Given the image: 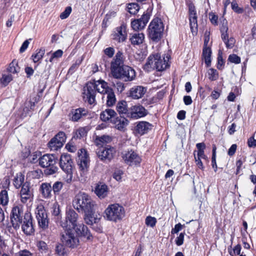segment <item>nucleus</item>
<instances>
[{
	"mask_svg": "<svg viewBox=\"0 0 256 256\" xmlns=\"http://www.w3.org/2000/svg\"><path fill=\"white\" fill-rule=\"evenodd\" d=\"M96 90L103 94L102 100L106 101V104L108 106H112L116 102V98L112 88H110L107 82L103 80H98L94 82L87 84L84 88L83 98L86 101L90 104H94L96 102Z\"/></svg>",
	"mask_w": 256,
	"mask_h": 256,
	"instance_id": "1",
	"label": "nucleus"
},
{
	"mask_svg": "<svg viewBox=\"0 0 256 256\" xmlns=\"http://www.w3.org/2000/svg\"><path fill=\"white\" fill-rule=\"evenodd\" d=\"M78 166L79 172H76L75 176H73L72 182L78 181L82 183L85 182L88 180V167L90 159L87 152L85 149L82 148L78 151Z\"/></svg>",
	"mask_w": 256,
	"mask_h": 256,
	"instance_id": "2",
	"label": "nucleus"
},
{
	"mask_svg": "<svg viewBox=\"0 0 256 256\" xmlns=\"http://www.w3.org/2000/svg\"><path fill=\"white\" fill-rule=\"evenodd\" d=\"M72 206L79 212H85L94 210L96 204L90 196L80 192L75 196L72 200Z\"/></svg>",
	"mask_w": 256,
	"mask_h": 256,
	"instance_id": "3",
	"label": "nucleus"
},
{
	"mask_svg": "<svg viewBox=\"0 0 256 256\" xmlns=\"http://www.w3.org/2000/svg\"><path fill=\"white\" fill-rule=\"evenodd\" d=\"M124 208L118 204L108 206L104 212V217L108 220L116 222L122 220L125 216Z\"/></svg>",
	"mask_w": 256,
	"mask_h": 256,
	"instance_id": "4",
	"label": "nucleus"
},
{
	"mask_svg": "<svg viewBox=\"0 0 256 256\" xmlns=\"http://www.w3.org/2000/svg\"><path fill=\"white\" fill-rule=\"evenodd\" d=\"M60 166L66 174L65 182L68 184H72V180H73L72 178V174L75 172V169L70 154H64L61 156Z\"/></svg>",
	"mask_w": 256,
	"mask_h": 256,
	"instance_id": "5",
	"label": "nucleus"
},
{
	"mask_svg": "<svg viewBox=\"0 0 256 256\" xmlns=\"http://www.w3.org/2000/svg\"><path fill=\"white\" fill-rule=\"evenodd\" d=\"M164 26L162 20L156 18L150 22L148 26L150 38L154 41L158 42L162 38Z\"/></svg>",
	"mask_w": 256,
	"mask_h": 256,
	"instance_id": "6",
	"label": "nucleus"
},
{
	"mask_svg": "<svg viewBox=\"0 0 256 256\" xmlns=\"http://www.w3.org/2000/svg\"><path fill=\"white\" fill-rule=\"evenodd\" d=\"M78 214L72 209H68L66 212L65 218L61 220L60 226L65 230H71L78 224Z\"/></svg>",
	"mask_w": 256,
	"mask_h": 256,
	"instance_id": "7",
	"label": "nucleus"
},
{
	"mask_svg": "<svg viewBox=\"0 0 256 256\" xmlns=\"http://www.w3.org/2000/svg\"><path fill=\"white\" fill-rule=\"evenodd\" d=\"M23 216V206L20 204L14 206L12 210L10 219L12 226L15 229L20 228Z\"/></svg>",
	"mask_w": 256,
	"mask_h": 256,
	"instance_id": "8",
	"label": "nucleus"
},
{
	"mask_svg": "<svg viewBox=\"0 0 256 256\" xmlns=\"http://www.w3.org/2000/svg\"><path fill=\"white\" fill-rule=\"evenodd\" d=\"M116 150L111 146L100 148L96 150L98 157L102 162H109L114 157Z\"/></svg>",
	"mask_w": 256,
	"mask_h": 256,
	"instance_id": "9",
	"label": "nucleus"
},
{
	"mask_svg": "<svg viewBox=\"0 0 256 256\" xmlns=\"http://www.w3.org/2000/svg\"><path fill=\"white\" fill-rule=\"evenodd\" d=\"M35 214L39 226L43 229L47 228L48 223V216L42 204L38 205L35 210Z\"/></svg>",
	"mask_w": 256,
	"mask_h": 256,
	"instance_id": "10",
	"label": "nucleus"
},
{
	"mask_svg": "<svg viewBox=\"0 0 256 256\" xmlns=\"http://www.w3.org/2000/svg\"><path fill=\"white\" fill-rule=\"evenodd\" d=\"M113 76L116 78L124 79L125 81H131L134 78L136 72L132 68L124 66H122L116 72L114 73Z\"/></svg>",
	"mask_w": 256,
	"mask_h": 256,
	"instance_id": "11",
	"label": "nucleus"
},
{
	"mask_svg": "<svg viewBox=\"0 0 256 256\" xmlns=\"http://www.w3.org/2000/svg\"><path fill=\"white\" fill-rule=\"evenodd\" d=\"M61 240L66 246L74 248L79 244V240L71 230H66L61 236Z\"/></svg>",
	"mask_w": 256,
	"mask_h": 256,
	"instance_id": "12",
	"label": "nucleus"
},
{
	"mask_svg": "<svg viewBox=\"0 0 256 256\" xmlns=\"http://www.w3.org/2000/svg\"><path fill=\"white\" fill-rule=\"evenodd\" d=\"M66 135L64 132H59L48 142V146L52 150H57L62 146L66 140Z\"/></svg>",
	"mask_w": 256,
	"mask_h": 256,
	"instance_id": "13",
	"label": "nucleus"
},
{
	"mask_svg": "<svg viewBox=\"0 0 256 256\" xmlns=\"http://www.w3.org/2000/svg\"><path fill=\"white\" fill-rule=\"evenodd\" d=\"M125 162L130 166H136L141 162V158L138 154L134 150L126 152L122 156Z\"/></svg>",
	"mask_w": 256,
	"mask_h": 256,
	"instance_id": "14",
	"label": "nucleus"
},
{
	"mask_svg": "<svg viewBox=\"0 0 256 256\" xmlns=\"http://www.w3.org/2000/svg\"><path fill=\"white\" fill-rule=\"evenodd\" d=\"M156 61V54L150 55L148 58L144 66V69L146 72H150L154 70L162 71L163 68L162 64L160 66H158Z\"/></svg>",
	"mask_w": 256,
	"mask_h": 256,
	"instance_id": "15",
	"label": "nucleus"
},
{
	"mask_svg": "<svg viewBox=\"0 0 256 256\" xmlns=\"http://www.w3.org/2000/svg\"><path fill=\"white\" fill-rule=\"evenodd\" d=\"M150 19L148 14H144L141 18L135 20L131 22V26L134 30H139L143 29L146 26Z\"/></svg>",
	"mask_w": 256,
	"mask_h": 256,
	"instance_id": "16",
	"label": "nucleus"
},
{
	"mask_svg": "<svg viewBox=\"0 0 256 256\" xmlns=\"http://www.w3.org/2000/svg\"><path fill=\"white\" fill-rule=\"evenodd\" d=\"M126 37L127 32L124 25L118 27L112 34V39L118 43L124 42Z\"/></svg>",
	"mask_w": 256,
	"mask_h": 256,
	"instance_id": "17",
	"label": "nucleus"
},
{
	"mask_svg": "<svg viewBox=\"0 0 256 256\" xmlns=\"http://www.w3.org/2000/svg\"><path fill=\"white\" fill-rule=\"evenodd\" d=\"M22 230L26 235H31L34 232V228L32 222V218L29 214H25Z\"/></svg>",
	"mask_w": 256,
	"mask_h": 256,
	"instance_id": "18",
	"label": "nucleus"
},
{
	"mask_svg": "<svg viewBox=\"0 0 256 256\" xmlns=\"http://www.w3.org/2000/svg\"><path fill=\"white\" fill-rule=\"evenodd\" d=\"M73 228L78 235L86 238L88 240H91L92 236L88 228L83 223H78Z\"/></svg>",
	"mask_w": 256,
	"mask_h": 256,
	"instance_id": "19",
	"label": "nucleus"
},
{
	"mask_svg": "<svg viewBox=\"0 0 256 256\" xmlns=\"http://www.w3.org/2000/svg\"><path fill=\"white\" fill-rule=\"evenodd\" d=\"M101 218L100 214L96 213L94 210H90L88 212H84V220L88 225L98 224Z\"/></svg>",
	"mask_w": 256,
	"mask_h": 256,
	"instance_id": "20",
	"label": "nucleus"
},
{
	"mask_svg": "<svg viewBox=\"0 0 256 256\" xmlns=\"http://www.w3.org/2000/svg\"><path fill=\"white\" fill-rule=\"evenodd\" d=\"M123 58L122 53L120 52H118L115 58L111 63V70L112 74L116 72L120 68L123 66Z\"/></svg>",
	"mask_w": 256,
	"mask_h": 256,
	"instance_id": "21",
	"label": "nucleus"
},
{
	"mask_svg": "<svg viewBox=\"0 0 256 256\" xmlns=\"http://www.w3.org/2000/svg\"><path fill=\"white\" fill-rule=\"evenodd\" d=\"M146 91V88L142 86H134L130 89L129 96L135 100L140 99L144 96Z\"/></svg>",
	"mask_w": 256,
	"mask_h": 256,
	"instance_id": "22",
	"label": "nucleus"
},
{
	"mask_svg": "<svg viewBox=\"0 0 256 256\" xmlns=\"http://www.w3.org/2000/svg\"><path fill=\"white\" fill-rule=\"evenodd\" d=\"M130 114L132 118H138L145 116L146 114V111L142 106L136 105L130 108Z\"/></svg>",
	"mask_w": 256,
	"mask_h": 256,
	"instance_id": "23",
	"label": "nucleus"
},
{
	"mask_svg": "<svg viewBox=\"0 0 256 256\" xmlns=\"http://www.w3.org/2000/svg\"><path fill=\"white\" fill-rule=\"evenodd\" d=\"M56 163L54 156L52 154H44L39 158V164L43 168H47Z\"/></svg>",
	"mask_w": 256,
	"mask_h": 256,
	"instance_id": "24",
	"label": "nucleus"
},
{
	"mask_svg": "<svg viewBox=\"0 0 256 256\" xmlns=\"http://www.w3.org/2000/svg\"><path fill=\"white\" fill-rule=\"evenodd\" d=\"M87 114V110L83 108L73 110L70 112V118L73 122H78L82 116L86 115Z\"/></svg>",
	"mask_w": 256,
	"mask_h": 256,
	"instance_id": "25",
	"label": "nucleus"
},
{
	"mask_svg": "<svg viewBox=\"0 0 256 256\" xmlns=\"http://www.w3.org/2000/svg\"><path fill=\"white\" fill-rule=\"evenodd\" d=\"M152 128V125L146 122H140L136 126V131L140 135H142L148 132Z\"/></svg>",
	"mask_w": 256,
	"mask_h": 256,
	"instance_id": "26",
	"label": "nucleus"
},
{
	"mask_svg": "<svg viewBox=\"0 0 256 256\" xmlns=\"http://www.w3.org/2000/svg\"><path fill=\"white\" fill-rule=\"evenodd\" d=\"M94 192L96 196L100 198H106L108 193V188L105 184L100 183L96 184Z\"/></svg>",
	"mask_w": 256,
	"mask_h": 256,
	"instance_id": "27",
	"label": "nucleus"
},
{
	"mask_svg": "<svg viewBox=\"0 0 256 256\" xmlns=\"http://www.w3.org/2000/svg\"><path fill=\"white\" fill-rule=\"evenodd\" d=\"M52 188L50 183H42L40 186V190L42 196L45 198H50L52 196Z\"/></svg>",
	"mask_w": 256,
	"mask_h": 256,
	"instance_id": "28",
	"label": "nucleus"
},
{
	"mask_svg": "<svg viewBox=\"0 0 256 256\" xmlns=\"http://www.w3.org/2000/svg\"><path fill=\"white\" fill-rule=\"evenodd\" d=\"M115 127L120 130H124L128 124V120L126 118L120 116L117 117L114 120Z\"/></svg>",
	"mask_w": 256,
	"mask_h": 256,
	"instance_id": "29",
	"label": "nucleus"
},
{
	"mask_svg": "<svg viewBox=\"0 0 256 256\" xmlns=\"http://www.w3.org/2000/svg\"><path fill=\"white\" fill-rule=\"evenodd\" d=\"M144 39V36L142 33H136L132 34L130 40L133 45H140L142 44Z\"/></svg>",
	"mask_w": 256,
	"mask_h": 256,
	"instance_id": "30",
	"label": "nucleus"
},
{
	"mask_svg": "<svg viewBox=\"0 0 256 256\" xmlns=\"http://www.w3.org/2000/svg\"><path fill=\"white\" fill-rule=\"evenodd\" d=\"M116 114L113 110L106 109L100 114V118L102 121L106 122L114 118Z\"/></svg>",
	"mask_w": 256,
	"mask_h": 256,
	"instance_id": "31",
	"label": "nucleus"
},
{
	"mask_svg": "<svg viewBox=\"0 0 256 256\" xmlns=\"http://www.w3.org/2000/svg\"><path fill=\"white\" fill-rule=\"evenodd\" d=\"M111 140V138L108 136H96L94 140V143L97 146H102Z\"/></svg>",
	"mask_w": 256,
	"mask_h": 256,
	"instance_id": "32",
	"label": "nucleus"
},
{
	"mask_svg": "<svg viewBox=\"0 0 256 256\" xmlns=\"http://www.w3.org/2000/svg\"><path fill=\"white\" fill-rule=\"evenodd\" d=\"M7 70L10 74H18L20 70V68L18 65V62L16 60H13L10 64Z\"/></svg>",
	"mask_w": 256,
	"mask_h": 256,
	"instance_id": "33",
	"label": "nucleus"
},
{
	"mask_svg": "<svg viewBox=\"0 0 256 256\" xmlns=\"http://www.w3.org/2000/svg\"><path fill=\"white\" fill-rule=\"evenodd\" d=\"M24 180V176L22 173L17 174L14 178L13 184L16 188L22 186Z\"/></svg>",
	"mask_w": 256,
	"mask_h": 256,
	"instance_id": "34",
	"label": "nucleus"
},
{
	"mask_svg": "<svg viewBox=\"0 0 256 256\" xmlns=\"http://www.w3.org/2000/svg\"><path fill=\"white\" fill-rule=\"evenodd\" d=\"M211 50L210 46L204 47L202 51V56L204 59L206 64L208 66H209L211 63Z\"/></svg>",
	"mask_w": 256,
	"mask_h": 256,
	"instance_id": "35",
	"label": "nucleus"
},
{
	"mask_svg": "<svg viewBox=\"0 0 256 256\" xmlns=\"http://www.w3.org/2000/svg\"><path fill=\"white\" fill-rule=\"evenodd\" d=\"M170 56L168 55H166V57H164L162 58L160 55L158 54H156V62L157 64H158L157 65L160 66L162 64L164 66L165 65V66H162L163 68L162 69V70H165L168 66V60Z\"/></svg>",
	"mask_w": 256,
	"mask_h": 256,
	"instance_id": "36",
	"label": "nucleus"
},
{
	"mask_svg": "<svg viewBox=\"0 0 256 256\" xmlns=\"http://www.w3.org/2000/svg\"><path fill=\"white\" fill-rule=\"evenodd\" d=\"M189 20L192 32L193 35L196 34L198 28L196 15L194 16H190Z\"/></svg>",
	"mask_w": 256,
	"mask_h": 256,
	"instance_id": "37",
	"label": "nucleus"
},
{
	"mask_svg": "<svg viewBox=\"0 0 256 256\" xmlns=\"http://www.w3.org/2000/svg\"><path fill=\"white\" fill-rule=\"evenodd\" d=\"M45 53V50L43 48L37 50L36 53L32 56L34 62H36L42 59Z\"/></svg>",
	"mask_w": 256,
	"mask_h": 256,
	"instance_id": "38",
	"label": "nucleus"
},
{
	"mask_svg": "<svg viewBox=\"0 0 256 256\" xmlns=\"http://www.w3.org/2000/svg\"><path fill=\"white\" fill-rule=\"evenodd\" d=\"M116 110L120 114H126L128 112L126 102L125 101L119 102L117 104Z\"/></svg>",
	"mask_w": 256,
	"mask_h": 256,
	"instance_id": "39",
	"label": "nucleus"
},
{
	"mask_svg": "<svg viewBox=\"0 0 256 256\" xmlns=\"http://www.w3.org/2000/svg\"><path fill=\"white\" fill-rule=\"evenodd\" d=\"M208 76L210 80L214 81L218 78V73L216 70L210 68L208 71Z\"/></svg>",
	"mask_w": 256,
	"mask_h": 256,
	"instance_id": "40",
	"label": "nucleus"
},
{
	"mask_svg": "<svg viewBox=\"0 0 256 256\" xmlns=\"http://www.w3.org/2000/svg\"><path fill=\"white\" fill-rule=\"evenodd\" d=\"M13 80V76L12 74H3L2 77L0 78V82L4 86H7L12 80Z\"/></svg>",
	"mask_w": 256,
	"mask_h": 256,
	"instance_id": "41",
	"label": "nucleus"
},
{
	"mask_svg": "<svg viewBox=\"0 0 256 256\" xmlns=\"http://www.w3.org/2000/svg\"><path fill=\"white\" fill-rule=\"evenodd\" d=\"M8 202V192L6 190H2L0 192V202L2 205H6Z\"/></svg>",
	"mask_w": 256,
	"mask_h": 256,
	"instance_id": "42",
	"label": "nucleus"
},
{
	"mask_svg": "<svg viewBox=\"0 0 256 256\" xmlns=\"http://www.w3.org/2000/svg\"><path fill=\"white\" fill-rule=\"evenodd\" d=\"M127 8L128 12L132 14H136L140 9V6L136 3H132L128 4Z\"/></svg>",
	"mask_w": 256,
	"mask_h": 256,
	"instance_id": "43",
	"label": "nucleus"
},
{
	"mask_svg": "<svg viewBox=\"0 0 256 256\" xmlns=\"http://www.w3.org/2000/svg\"><path fill=\"white\" fill-rule=\"evenodd\" d=\"M63 186V184L61 182H56L54 183L52 186V190L55 194H59Z\"/></svg>",
	"mask_w": 256,
	"mask_h": 256,
	"instance_id": "44",
	"label": "nucleus"
},
{
	"mask_svg": "<svg viewBox=\"0 0 256 256\" xmlns=\"http://www.w3.org/2000/svg\"><path fill=\"white\" fill-rule=\"evenodd\" d=\"M56 252L59 256H64L66 252L64 246L60 244H57L56 246Z\"/></svg>",
	"mask_w": 256,
	"mask_h": 256,
	"instance_id": "45",
	"label": "nucleus"
},
{
	"mask_svg": "<svg viewBox=\"0 0 256 256\" xmlns=\"http://www.w3.org/2000/svg\"><path fill=\"white\" fill-rule=\"evenodd\" d=\"M145 222L147 226L153 228L156 225V220L154 217L148 216L146 218Z\"/></svg>",
	"mask_w": 256,
	"mask_h": 256,
	"instance_id": "46",
	"label": "nucleus"
},
{
	"mask_svg": "<svg viewBox=\"0 0 256 256\" xmlns=\"http://www.w3.org/2000/svg\"><path fill=\"white\" fill-rule=\"evenodd\" d=\"M60 206L56 202H54L51 208V212L54 216H58L60 214Z\"/></svg>",
	"mask_w": 256,
	"mask_h": 256,
	"instance_id": "47",
	"label": "nucleus"
},
{
	"mask_svg": "<svg viewBox=\"0 0 256 256\" xmlns=\"http://www.w3.org/2000/svg\"><path fill=\"white\" fill-rule=\"evenodd\" d=\"M38 250L42 252L46 253L48 252V248L47 244L44 241H39L37 244Z\"/></svg>",
	"mask_w": 256,
	"mask_h": 256,
	"instance_id": "48",
	"label": "nucleus"
},
{
	"mask_svg": "<svg viewBox=\"0 0 256 256\" xmlns=\"http://www.w3.org/2000/svg\"><path fill=\"white\" fill-rule=\"evenodd\" d=\"M20 201L23 204H26L28 202H30L32 199V194H27L20 195Z\"/></svg>",
	"mask_w": 256,
	"mask_h": 256,
	"instance_id": "49",
	"label": "nucleus"
},
{
	"mask_svg": "<svg viewBox=\"0 0 256 256\" xmlns=\"http://www.w3.org/2000/svg\"><path fill=\"white\" fill-rule=\"evenodd\" d=\"M228 60L230 62L238 64L240 62V58L235 54H232L229 56Z\"/></svg>",
	"mask_w": 256,
	"mask_h": 256,
	"instance_id": "50",
	"label": "nucleus"
},
{
	"mask_svg": "<svg viewBox=\"0 0 256 256\" xmlns=\"http://www.w3.org/2000/svg\"><path fill=\"white\" fill-rule=\"evenodd\" d=\"M72 10V8L70 6L66 7L64 10L60 14V18L61 19L64 20L67 18L71 13Z\"/></svg>",
	"mask_w": 256,
	"mask_h": 256,
	"instance_id": "51",
	"label": "nucleus"
},
{
	"mask_svg": "<svg viewBox=\"0 0 256 256\" xmlns=\"http://www.w3.org/2000/svg\"><path fill=\"white\" fill-rule=\"evenodd\" d=\"M241 246L240 244H237L236 246L232 250H231L230 252V254L232 256H235L236 255H239L240 254V251H241Z\"/></svg>",
	"mask_w": 256,
	"mask_h": 256,
	"instance_id": "52",
	"label": "nucleus"
},
{
	"mask_svg": "<svg viewBox=\"0 0 256 256\" xmlns=\"http://www.w3.org/2000/svg\"><path fill=\"white\" fill-rule=\"evenodd\" d=\"M123 174L124 172L122 170H116L114 173L113 178L117 181H120Z\"/></svg>",
	"mask_w": 256,
	"mask_h": 256,
	"instance_id": "53",
	"label": "nucleus"
},
{
	"mask_svg": "<svg viewBox=\"0 0 256 256\" xmlns=\"http://www.w3.org/2000/svg\"><path fill=\"white\" fill-rule=\"evenodd\" d=\"M31 194L28 184L25 183L23 184L20 192V195Z\"/></svg>",
	"mask_w": 256,
	"mask_h": 256,
	"instance_id": "54",
	"label": "nucleus"
},
{
	"mask_svg": "<svg viewBox=\"0 0 256 256\" xmlns=\"http://www.w3.org/2000/svg\"><path fill=\"white\" fill-rule=\"evenodd\" d=\"M231 5H232V8L234 12H236L238 14H242L243 12H244L243 8L239 7L238 4L236 3L232 2Z\"/></svg>",
	"mask_w": 256,
	"mask_h": 256,
	"instance_id": "55",
	"label": "nucleus"
},
{
	"mask_svg": "<svg viewBox=\"0 0 256 256\" xmlns=\"http://www.w3.org/2000/svg\"><path fill=\"white\" fill-rule=\"evenodd\" d=\"M62 54L63 52L61 50H58L56 51L52 54V56L50 60V62H52L54 58H60L62 56Z\"/></svg>",
	"mask_w": 256,
	"mask_h": 256,
	"instance_id": "56",
	"label": "nucleus"
},
{
	"mask_svg": "<svg viewBox=\"0 0 256 256\" xmlns=\"http://www.w3.org/2000/svg\"><path fill=\"white\" fill-rule=\"evenodd\" d=\"M184 234V232H181L179 236L176 238V242L178 246H180L183 244Z\"/></svg>",
	"mask_w": 256,
	"mask_h": 256,
	"instance_id": "57",
	"label": "nucleus"
},
{
	"mask_svg": "<svg viewBox=\"0 0 256 256\" xmlns=\"http://www.w3.org/2000/svg\"><path fill=\"white\" fill-rule=\"evenodd\" d=\"M48 167L49 168H47L45 170V172L47 174H55L56 172H57L58 170V168L56 166H54V165H52Z\"/></svg>",
	"mask_w": 256,
	"mask_h": 256,
	"instance_id": "58",
	"label": "nucleus"
},
{
	"mask_svg": "<svg viewBox=\"0 0 256 256\" xmlns=\"http://www.w3.org/2000/svg\"><path fill=\"white\" fill-rule=\"evenodd\" d=\"M82 58L78 59L76 60L75 62L72 64L71 67L70 68V71H74L80 64L82 62Z\"/></svg>",
	"mask_w": 256,
	"mask_h": 256,
	"instance_id": "59",
	"label": "nucleus"
},
{
	"mask_svg": "<svg viewBox=\"0 0 256 256\" xmlns=\"http://www.w3.org/2000/svg\"><path fill=\"white\" fill-rule=\"evenodd\" d=\"M86 132L85 128H79L76 132V134L77 137L81 138L86 135Z\"/></svg>",
	"mask_w": 256,
	"mask_h": 256,
	"instance_id": "60",
	"label": "nucleus"
},
{
	"mask_svg": "<svg viewBox=\"0 0 256 256\" xmlns=\"http://www.w3.org/2000/svg\"><path fill=\"white\" fill-rule=\"evenodd\" d=\"M224 43L228 48H232L235 43V40L233 38H230L225 41Z\"/></svg>",
	"mask_w": 256,
	"mask_h": 256,
	"instance_id": "61",
	"label": "nucleus"
},
{
	"mask_svg": "<svg viewBox=\"0 0 256 256\" xmlns=\"http://www.w3.org/2000/svg\"><path fill=\"white\" fill-rule=\"evenodd\" d=\"M66 148L68 152H74L76 150V146L71 142L67 144L66 146Z\"/></svg>",
	"mask_w": 256,
	"mask_h": 256,
	"instance_id": "62",
	"label": "nucleus"
},
{
	"mask_svg": "<svg viewBox=\"0 0 256 256\" xmlns=\"http://www.w3.org/2000/svg\"><path fill=\"white\" fill-rule=\"evenodd\" d=\"M114 53V50L112 48L109 47L104 50V54L110 58L112 57Z\"/></svg>",
	"mask_w": 256,
	"mask_h": 256,
	"instance_id": "63",
	"label": "nucleus"
},
{
	"mask_svg": "<svg viewBox=\"0 0 256 256\" xmlns=\"http://www.w3.org/2000/svg\"><path fill=\"white\" fill-rule=\"evenodd\" d=\"M237 148V146L236 144H233L232 145L230 148L228 149V154L230 156H233L236 152Z\"/></svg>",
	"mask_w": 256,
	"mask_h": 256,
	"instance_id": "64",
	"label": "nucleus"
}]
</instances>
